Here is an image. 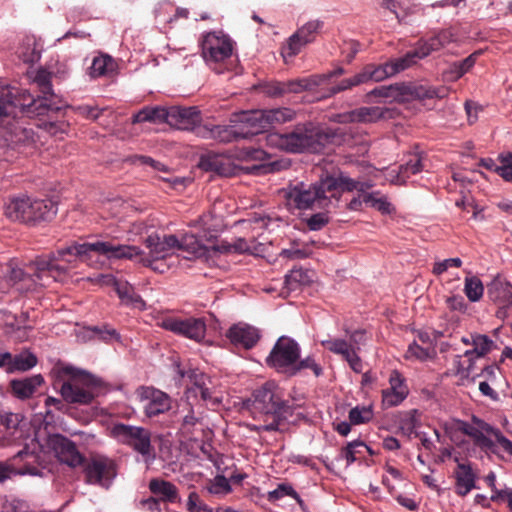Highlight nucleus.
<instances>
[{"instance_id": "35", "label": "nucleus", "mask_w": 512, "mask_h": 512, "mask_svg": "<svg viewBox=\"0 0 512 512\" xmlns=\"http://www.w3.org/2000/svg\"><path fill=\"white\" fill-rule=\"evenodd\" d=\"M115 291L125 304L132 305L133 307L140 310L145 309V301L139 294L135 292L133 286L127 281H121V283H117Z\"/></svg>"}, {"instance_id": "57", "label": "nucleus", "mask_w": 512, "mask_h": 512, "mask_svg": "<svg viewBox=\"0 0 512 512\" xmlns=\"http://www.w3.org/2000/svg\"><path fill=\"white\" fill-rule=\"evenodd\" d=\"M417 48L419 50L420 56L425 58L431 52L438 51L443 48V46L438 39V35L436 34L427 41H419Z\"/></svg>"}, {"instance_id": "27", "label": "nucleus", "mask_w": 512, "mask_h": 512, "mask_svg": "<svg viewBox=\"0 0 512 512\" xmlns=\"http://www.w3.org/2000/svg\"><path fill=\"white\" fill-rule=\"evenodd\" d=\"M471 345L473 346V349L464 352V357L469 361V364L466 368L468 373L472 372L473 370L472 361L475 358L484 357L495 346L494 341L487 335L483 334H471Z\"/></svg>"}, {"instance_id": "34", "label": "nucleus", "mask_w": 512, "mask_h": 512, "mask_svg": "<svg viewBox=\"0 0 512 512\" xmlns=\"http://www.w3.org/2000/svg\"><path fill=\"white\" fill-rule=\"evenodd\" d=\"M406 92V85L404 84H391L388 86H379L367 93L368 98L379 97L388 99L390 101H404Z\"/></svg>"}, {"instance_id": "4", "label": "nucleus", "mask_w": 512, "mask_h": 512, "mask_svg": "<svg viewBox=\"0 0 512 512\" xmlns=\"http://www.w3.org/2000/svg\"><path fill=\"white\" fill-rule=\"evenodd\" d=\"M271 146L291 153H320L332 141L333 134L316 128L311 123L298 124L287 133H269L264 136Z\"/></svg>"}, {"instance_id": "47", "label": "nucleus", "mask_w": 512, "mask_h": 512, "mask_svg": "<svg viewBox=\"0 0 512 512\" xmlns=\"http://www.w3.org/2000/svg\"><path fill=\"white\" fill-rule=\"evenodd\" d=\"M364 448H367V445L360 440L349 442L342 448L341 456L345 458L347 465H350L363 456Z\"/></svg>"}, {"instance_id": "15", "label": "nucleus", "mask_w": 512, "mask_h": 512, "mask_svg": "<svg viewBox=\"0 0 512 512\" xmlns=\"http://www.w3.org/2000/svg\"><path fill=\"white\" fill-rule=\"evenodd\" d=\"M456 428L458 431L472 438L474 444L482 450L493 453L496 451V445L489 437L491 436L494 427L480 418L472 416L471 422L458 420L456 422Z\"/></svg>"}, {"instance_id": "56", "label": "nucleus", "mask_w": 512, "mask_h": 512, "mask_svg": "<svg viewBox=\"0 0 512 512\" xmlns=\"http://www.w3.org/2000/svg\"><path fill=\"white\" fill-rule=\"evenodd\" d=\"M131 160L134 165L149 166L155 171L168 172L169 170L166 165L149 156L135 155Z\"/></svg>"}, {"instance_id": "46", "label": "nucleus", "mask_w": 512, "mask_h": 512, "mask_svg": "<svg viewBox=\"0 0 512 512\" xmlns=\"http://www.w3.org/2000/svg\"><path fill=\"white\" fill-rule=\"evenodd\" d=\"M464 293L471 302L479 301L484 293L482 281L477 276L465 278Z\"/></svg>"}, {"instance_id": "58", "label": "nucleus", "mask_w": 512, "mask_h": 512, "mask_svg": "<svg viewBox=\"0 0 512 512\" xmlns=\"http://www.w3.org/2000/svg\"><path fill=\"white\" fill-rule=\"evenodd\" d=\"M501 165L495 168V172L505 181L512 182V153L501 156Z\"/></svg>"}, {"instance_id": "45", "label": "nucleus", "mask_w": 512, "mask_h": 512, "mask_svg": "<svg viewBox=\"0 0 512 512\" xmlns=\"http://www.w3.org/2000/svg\"><path fill=\"white\" fill-rule=\"evenodd\" d=\"M26 204L23 197L13 198L4 208V214L12 221L24 223Z\"/></svg>"}, {"instance_id": "11", "label": "nucleus", "mask_w": 512, "mask_h": 512, "mask_svg": "<svg viewBox=\"0 0 512 512\" xmlns=\"http://www.w3.org/2000/svg\"><path fill=\"white\" fill-rule=\"evenodd\" d=\"M86 482L109 488L117 476L116 462L104 455H93L84 467Z\"/></svg>"}, {"instance_id": "9", "label": "nucleus", "mask_w": 512, "mask_h": 512, "mask_svg": "<svg viewBox=\"0 0 512 512\" xmlns=\"http://www.w3.org/2000/svg\"><path fill=\"white\" fill-rule=\"evenodd\" d=\"M240 113L234 114L229 125L203 124L196 130V135L203 139H212L221 143L237 142L240 139L255 137L254 131L246 123L236 121Z\"/></svg>"}, {"instance_id": "22", "label": "nucleus", "mask_w": 512, "mask_h": 512, "mask_svg": "<svg viewBox=\"0 0 512 512\" xmlns=\"http://www.w3.org/2000/svg\"><path fill=\"white\" fill-rule=\"evenodd\" d=\"M141 396L146 401L144 411L148 417H155L171 408V398L164 392L147 387L142 388Z\"/></svg>"}, {"instance_id": "61", "label": "nucleus", "mask_w": 512, "mask_h": 512, "mask_svg": "<svg viewBox=\"0 0 512 512\" xmlns=\"http://www.w3.org/2000/svg\"><path fill=\"white\" fill-rule=\"evenodd\" d=\"M462 265V260L460 258H449L440 262H436L433 266L432 272L435 275H440L447 271L450 267L459 268Z\"/></svg>"}, {"instance_id": "62", "label": "nucleus", "mask_w": 512, "mask_h": 512, "mask_svg": "<svg viewBox=\"0 0 512 512\" xmlns=\"http://www.w3.org/2000/svg\"><path fill=\"white\" fill-rule=\"evenodd\" d=\"M20 421L21 417L19 414L11 412L0 414V423L5 427L7 431L16 430L20 424Z\"/></svg>"}, {"instance_id": "60", "label": "nucleus", "mask_w": 512, "mask_h": 512, "mask_svg": "<svg viewBox=\"0 0 512 512\" xmlns=\"http://www.w3.org/2000/svg\"><path fill=\"white\" fill-rule=\"evenodd\" d=\"M187 510L189 512H210L211 509L204 504L196 492H191L188 496Z\"/></svg>"}, {"instance_id": "44", "label": "nucleus", "mask_w": 512, "mask_h": 512, "mask_svg": "<svg viewBox=\"0 0 512 512\" xmlns=\"http://www.w3.org/2000/svg\"><path fill=\"white\" fill-rule=\"evenodd\" d=\"M37 364V358L34 354L24 351L15 356L12 355V364L9 367V373L15 371H28Z\"/></svg>"}, {"instance_id": "43", "label": "nucleus", "mask_w": 512, "mask_h": 512, "mask_svg": "<svg viewBox=\"0 0 512 512\" xmlns=\"http://www.w3.org/2000/svg\"><path fill=\"white\" fill-rule=\"evenodd\" d=\"M419 59H423V57L420 56L419 50L416 47L414 50L407 52L404 56L390 60L389 63L392 66L390 73H394L395 75L404 71L414 65Z\"/></svg>"}, {"instance_id": "51", "label": "nucleus", "mask_w": 512, "mask_h": 512, "mask_svg": "<svg viewBox=\"0 0 512 512\" xmlns=\"http://www.w3.org/2000/svg\"><path fill=\"white\" fill-rule=\"evenodd\" d=\"M349 421L353 425L368 423L373 418L371 406H356L349 411Z\"/></svg>"}, {"instance_id": "21", "label": "nucleus", "mask_w": 512, "mask_h": 512, "mask_svg": "<svg viewBox=\"0 0 512 512\" xmlns=\"http://www.w3.org/2000/svg\"><path fill=\"white\" fill-rule=\"evenodd\" d=\"M323 27V22L320 20H312L304 24L300 27L297 32H295L289 38L288 44V55L295 56L297 55L301 48L311 42H313L316 38V34Z\"/></svg>"}, {"instance_id": "19", "label": "nucleus", "mask_w": 512, "mask_h": 512, "mask_svg": "<svg viewBox=\"0 0 512 512\" xmlns=\"http://www.w3.org/2000/svg\"><path fill=\"white\" fill-rule=\"evenodd\" d=\"M321 345L330 352L342 356L355 373L362 372L363 363L358 355L359 347H356L355 345L348 343L347 340L341 338H328L322 340Z\"/></svg>"}, {"instance_id": "2", "label": "nucleus", "mask_w": 512, "mask_h": 512, "mask_svg": "<svg viewBox=\"0 0 512 512\" xmlns=\"http://www.w3.org/2000/svg\"><path fill=\"white\" fill-rule=\"evenodd\" d=\"M372 186L371 182L355 180L340 173L337 176L327 175L312 184H290L282 189V194L285 206L291 212L306 209L328 210L337 206L342 193L364 191Z\"/></svg>"}, {"instance_id": "54", "label": "nucleus", "mask_w": 512, "mask_h": 512, "mask_svg": "<svg viewBox=\"0 0 512 512\" xmlns=\"http://www.w3.org/2000/svg\"><path fill=\"white\" fill-rule=\"evenodd\" d=\"M330 210L331 209L324 210V212L313 214L312 216L307 218L306 225L309 228V230L319 231L322 228H324L330 221V217L328 216Z\"/></svg>"}, {"instance_id": "13", "label": "nucleus", "mask_w": 512, "mask_h": 512, "mask_svg": "<svg viewBox=\"0 0 512 512\" xmlns=\"http://www.w3.org/2000/svg\"><path fill=\"white\" fill-rule=\"evenodd\" d=\"M145 244L149 249L150 258L141 257L140 262L153 270L163 272L157 263L171 255L178 244V238L175 235H165L161 238L158 234H151L146 238Z\"/></svg>"}, {"instance_id": "36", "label": "nucleus", "mask_w": 512, "mask_h": 512, "mask_svg": "<svg viewBox=\"0 0 512 512\" xmlns=\"http://www.w3.org/2000/svg\"><path fill=\"white\" fill-rule=\"evenodd\" d=\"M313 272L303 268H295L285 276V288L288 292L295 291L301 286L309 285L312 282Z\"/></svg>"}, {"instance_id": "28", "label": "nucleus", "mask_w": 512, "mask_h": 512, "mask_svg": "<svg viewBox=\"0 0 512 512\" xmlns=\"http://www.w3.org/2000/svg\"><path fill=\"white\" fill-rule=\"evenodd\" d=\"M455 493L458 496H466L472 489L476 488V475L470 464L458 463L455 471Z\"/></svg>"}, {"instance_id": "32", "label": "nucleus", "mask_w": 512, "mask_h": 512, "mask_svg": "<svg viewBox=\"0 0 512 512\" xmlns=\"http://www.w3.org/2000/svg\"><path fill=\"white\" fill-rule=\"evenodd\" d=\"M149 489L163 502L175 503L179 500L177 487L169 481L154 478L149 482Z\"/></svg>"}, {"instance_id": "25", "label": "nucleus", "mask_w": 512, "mask_h": 512, "mask_svg": "<svg viewBox=\"0 0 512 512\" xmlns=\"http://www.w3.org/2000/svg\"><path fill=\"white\" fill-rule=\"evenodd\" d=\"M487 296L500 306H512V284L499 276L495 277L487 284Z\"/></svg>"}, {"instance_id": "38", "label": "nucleus", "mask_w": 512, "mask_h": 512, "mask_svg": "<svg viewBox=\"0 0 512 512\" xmlns=\"http://www.w3.org/2000/svg\"><path fill=\"white\" fill-rule=\"evenodd\" d=\"M116 62L109 55H100L95 57L90 67L92 77L112 75L116 70Z\"/></svg>"}, {"instance_id": "20", "label": "nucleus", "mask_w": 512, "mask_h": 512, "mask_svg": "<svg viewBox=\"0 0 512 512\" xmlns=\"http://www.w3.org/2000/svg\"><path fill=\"white\" fill-rule=\"evenodd\" d=\"M225 335L236 348L245 350L252 349L260 339L257 328L242 322L232 325Z\"/></svg>"}, {"instance_id": "3", "label": "nucleus", "mask_w": 512, "mask_h": 512, "mask_svg": "<svg viewBox=\"0 0 512 512\" xmlns=\"http://www.w3.org/2000/svg\"><path fill=\"white\" fill-rule=\"evenodd\" d=\"M247 407L257 424H248L250 431H283L287 417L292 414L288 401L283 399L282 390L273 381H267L256 388L247 400Z\"/></svg>"}, {"instance_id": "29", "label": "nucleus", "mask_w": 512, "mask_h": 512, "mask_svg": "<svg viewBox=\"0 0 512 512\" xmlns=\"http://www.w3.org/2000/svg\"><path fill=\"white\" fill-rule=\"evenodd\" d=\"M44 382L42 375L37 374L23 379H14L10 382V388L14 396L19 399H28Z\"/></svg>"}, {"instance_id": "30", "label": "nucleus", "mask_w": 512, "mask_h": 512, "mask_svg": "<svg viewBox=\"0 0 512 512\" xmlns=\"http://www.w3.org/2000/svg\"><path fill=\"white\" fill-rule=\"evenodd\" d=\"M26 104L9 87H0V117L17 116V110L23 112Z\"/></svg>"}, {"instance_id": "17", "label": "nucleus", "mask_w": 512, "mask_h": 512, "mask_svg": "<svg viewBox=\"0 0 512 512\" xmlns=\"http://www.w3.org/2000/svg\"><path fill=\"white\" fill-rule=\"evenodd\" d=\"M201 112L196 106H170L168 125L179 130L194 131L201 124Z\"/></svg>"}, {"instance_id": "5", "label": "nucleus", "mask_w": 512, "mask_h": 512, "mask_svg": "<svg viewBox=\"0 0 512 512\" xmlns=\"http://www.w3.org/2000/svg\"><path fill=\"white\" fill-rule=\"evenodd\" d=\"M54 386L59 387L63 399L69 403L89 404L94 399L97 379L72 366L57 364L52 369Z\"/></svg>"}, {"instance_id": "18", "label": "nucleus", "mask_w": 512, "mask_h": 512, "mask_svg": "<svg viewBox=\"0 0 512 512\" xmlns=\"http://www.w3.org/2000/svg\"><path fill=\"white\" fill-rule=\"evenodd\" d=\"M26 204L24 223L35 225L42 221H50L57 213V205L50 199H31L23 197Z\"/></svg>"}, {"instance_id": "39", "label": "nucleus", "mask_w": 512, "mask_h": 512, "mask_svg": "<svg viewBox=\"0 0 512 512\" xmlns=\"http://www.w3.org/2000/svg\"><path fill=\"white\" fill-rule=\"evenodd\" d=\"M406 96H410L413 99H417V100L442 98V97H444V89L443 88H434V87L424 86V85H414V86L406 85L405 97Z\"/></svg>"}, {"instance_id": "7", "label": "nucleus", "mask_w": 512, "mask_h": 512, "mask_svg": "<svg viewBox=\"0 0 512 512\" xmlns=\"http://www.w3.org/2000/svg\"><path fill=\"white\" fill-rule=\"evenodd\" d=\"M295 112L290 108H274L269 110L241 111L236 121L246 123L252 128L257 142L265 141V131L273 124H283L295 118Z\"/></svg>"}, {"instance_id": "26", "label": "nucleus", "mask_w": 512, "mask_h": 512, "mask_svg": "<svg viewBox=\"0 0 512 512\" xmlns=\"http://www.w3.org/2000/svg\"><path fill=\"white\" fill-rule=\"evenodd\" d=\"M309 88L306 79L287 82L271 81L263 86V92L270 97H280L287 93H299Z\"/></svg>"}, {"instance_id": "53", "label": "nucleus", "mask_w": 512, "mask_h": 512, "mask_svg": "<svg viewBox=\"0 0 512 512\" xmlns=\"http://www.w3.org/2000/svg\"><path fill=\"white\" fill-rule=\"evenodd\" d=\"M433 353V349L421 347L416 342H413L408 346V349L405 353V358L424 361L431 358Z\"/></svg>"}, {"instance_id": "50", "label": "nucleus", "mask_w": 512, "mask_h": 512, "mask_svg": "<svg viewBox=\"0 0 512 512\" xmlns=\"http://www.w3.org/2000/svg\"><path fill=\"white\" fill-rule=\"evenodd\" d=\"M480 55V52H474L470 54L468 57L463 59L462 61L454 62L451 66V73L453 74V79L457 80L461 78L464 74H466L470 69L475 65L477 57Z\"/></svg>"}, {"instance_id": "10", "label": "nucleus", "mask_w": 512, "mask_h": 512, "mask_svg": "<svg viewBox=\"0 0 512 512\" xmlns=\"http://www.w3.org/2000/svg\"><path fill=\"white\" fill-rule=\"evenodd\" d=\"M300 358L299 344L286 336L280 337L266 358V364L280 373L290 376L295 362Z\"/></svg>"}, {"instance_id": "40", "label": "nucleus", "mask_w": 512, "mask_h": 512, "mask_svg": "<svg viewBox=\"0 0 512 512\" xmlns=\"http://www.w3.org/2000/svg\"><path fill=\"white\" fill-rule=\"evenodd\" d=\"M176 248L195 258L203 257L206 254V247L192 234H186L180 240L178 239Z\"/></svg>"}, {"instance_id": "33", "label": "nucleus", "mask_w": 512, "mask_h": 512, "mask_svg": "<svg viewBox=\"0 0 512 512\" xmlns=\"http://www.w3.org/2000/svg\"><path fill=\"white\" fill-rule=\"evenodd\" d=\"M423 168V158L421 155L411 154L406 162L399 166V171L392 179V183L403 185L410 176L421 172Z\"/></svg>"}, {"instance_id": "64", "label": "nucleus", "mask_w": 512, "mask_h": 512, "mask_svg": "<svg viewBox=\"0 0 512 512\" xmlns=\"http://www.w3.org/2000/svg\"><path fill=\"white\" fill-rule=\"evenodd\" d=\"M491 436L495 438L494 443L498 444L503 451L512 456V442L506 438L498 429L493 428Z\"/></svg>"}, {"instance_id": "42", "label": "nucleus", "mask_w": 512, "mask_h": 512, "mask_svg": "<svg viewBox=\"0 0 512 512\" xmlns=\"http://www.w3.org/2000/svg\"><path fill=\"white\" fill-rule=\"evenodd\" d=\"M383 117V111L380 107H361L349 113L348 118L351 122H375Z\"/></svg>"}, {"instance_id": "55", "label": "nucleus", "mask_w": 512, "mask_h": 512, "mask_svg": "<svg viewBox=\"0 0 512 512\" xmlns=\"http://www.w3.org/2000/svg\"><path fill=\"white\" fill-rule=\"evenodd\" d=\"M207 490L211 494H227L231 491V486L225 476L217 475L214 480L207 485Z\"/></svg>"}, {"instance_id": "59", "label": "nucleus", "mask_w": 512, "mask_h": 512, "mask_svg": "<svg viewBox=\"0 0 512 512\" xmlns=\"http://www.w3.org/2000/svg\"><path fill=\"white\" fill-rule=\"evenodd\" d=\"M363 83L360 72L354 75L351 78L342 80L338 85L331 88L333 94L342 92L347 89H351L352 87L359 86Z\"/></svg>"}, {"instance_id": "24", "label": "nucleus", "mask_w": 512, "mask_h": 512, "mask_svg": "<svg viewBox=\"0 0 512 512\" xmlns=\"http://www.w3.org/2000/svg\"><path fill=\"white\" fill-rule=\"evenodd\" d=\"M51 78L52 74L50 72L41 69L37 71L34 82L37 84L42 95L40 106H44L47 110L55 111L59 109V106H57L59 98L53 92Z\"/></svg>"}, {"instance_id": "52", "label": "nucleus", "mask_w": 512, "mask_h": 512, "mask_svg": "<svg viewBox=\"0 0 512 512\" xmlns=\"http://www.w3.org/2000/svg\"><path fill=\"white\" fill-rule=\"evenodd\" d=\"M311 369L316 377H319L323 370L320 364H318L313 356H308L302 360H297L294 367L292 368L290 376H295L301 370Z\"/></svg>"}, {"instance_id": "16", "label": "nucleus", "mask_w": 512, "mask_h": 512, "mask_svg": "<svg viewBox=\"0 0 512 512\" xmlns=\"http://www.w3.org/2000/svg\"><path fill=\"white\" fill-rule=\"evenodd\" d=\"M48 446L56 457L70 467L84 464L85 457L78 451L75 443L61 434H53L48 438Z\"/></svg>"}, {"instance_id": "12", "label": "nucleus", "mask_w": 512, "mask_h": 512, "mask_svg": "<svg viewBox=\"0 0 512 512\" xmlns=\"http://www.w3.org/2000/svg\"><path fill=\"white\" fill-rule=\"evenodd\" d=\"M159 326L195 342H201L206 335V322L204 318L167 316L161 319Z\"/></svg>"}, {"instance_id": "1", "label": "nucleus", "mask_w": 512, "mask_h": 512, "mask_svg": "<svg viewBox=\"0 0 512 512\" xmlns=\"http://www.w3.org/2000/svg\"><path fill=\"white\" fill-rule=\"evenodd\" d=\"M141 254L142 251L138 247L120 244L114 240L96 241L93 243L74 242L48 256L36 258L30 267L33 274L29 275V277L34 283L46 286L49 284L50 279L61 281L77 259L90 266H94L100 262V257L132 260L140 257Z\"/></svg>"}, {"instance_id": "6", "label": "nucleus", "mask_w": 512, "mask_h": 512, "mask_svg": "<svg viewBox=\"0 0 512 512\" xmlns=\"http://www.w3.org/2000/svg\"><path fill=\"white\" fill-rule=\"evenodd\" d=\"M110 436L118 443L128 446L141 455L145 463H151L155 460V448L151 442L152 434L147 428L116 423L110 428Z\"/></svg>"}, {"instance_id": "23", "label": "nucleus", "mask_w": 512, "mask_h": 512, "mask_svg": "<svg viewBox=\"0 0 512 512\" xmlns=\"http://www.w3.org/2000/svg\"><path fill=\"white\" fill-rule=\"evenodd\" d=\"M390 387L382 391V401L386 407L399 405L408 395V387L405 380L397 370H393L389 376Z\"/></svg>"}, {"instance_id": "63", "label": "nucleus", "mask_w": 512, "mask_h": 512, "mask_svg": "<svg viewBox=\"0 0 512 512\" xmlns=\"http://www.w3.org/2000/svg\"><path fill=\"white\" fill-rule=\"evenodd\" d=\"M512 499V488L504 487L502 489L497 488L492 492L490 500L496 503H510Z\"/></svg>"}, {"instance_id": "41", "label": "nucleus", "mask_w": 512, "mask_h": 512, "mask_svg": "<svg viewBox=\"0 0 512 512\" xmlns=\"http://www.w3.org/2000/svg\"><path fill=\"white\" fill-rule=\"evenodd\" d=\"M2 275L4 277L5 282L0 287L2 291H5L9 287L17 284L18 282L25 280L27 276L21 268L17 267L12 262L1 267L0 277Z\"/></svg>"}, {"instance_id": "14", "label": "nucleus", "mask_w": 512, "mask_h": 512, "mask_svg": "<svg viewBox=\"0 0 512 512\" xmlns=\"http://www.w3.org/2000/svg\"><path fill=\"white\" fill-rule=\"evenodd\" d=\"M37 455L27 447L20 450L6 463H0V482L10 478L12 474L37 475Z\"/></svg>"}, {"instance_id": "37", "label": "nucleus", "mask_w": 512, "mask_h": 512, "mask_svg": "<svg viewBox=\"0 0 512 512\" xmlns=\"http://www.w3.org/2000/svg\"><path fill=\"white\" fill-rule=\"evenodd\" d=\"M392 66L389 61L383 65H366L363 70L360 72L363 83H367L368 81L379 82L384 80L387 77L393 76L394 73H390Z\"/></svg>"}, {"instance_id": "48", "label": "nucleus", "mask_w": 512, "mask_h": 512, "mask_svg": "<svg viewBox=\"0 0 512 512\" xmlns=\"http://www.w3.org/2000/svg\"><path fill=\"white\" fill-rule=\"evenodd\" d=\"M198 166L204 171H213L221 175L225 173L223 158L216 154L202 155Z\"/></svg>"}, {"instance_id": "31", "label": "nucleus", "mask_w": 512, "mask_h": 512, "mask_svg": "<svg viewBox=\"0 0 512 512\" xmlns=\"http://www.w3.org/2000/svg\"><path fill=\"white\" fill-rule=\"evenodd\" d=\"M170 106H146L133 115L132 123H167Z\"/></svg>"}, {"instance_id": "49", "label": "nucleus", "mask_w": 512, "mask_h": 512, "mask_svg": "<svg viewBox=\"0 0 512 512\" xmlns=\"http://www.w3.org/2000/svg\"><path fill=\"white\" fill-rule=\"evenodd\" d=\"M284 496L292 497L300 506H302L304 503L299 494L293 489V487L286 483H281L277 486L276 489L268 492L267 499L270 502H275Z\"/></svg>"}, {"instance_id": "8", "label": "nucleus", "mask_w": 512, "mask_h": 512, "mask_svg": "<svg viewBox=\"0 0 512 512\" xmlns=\"http://www.w3.org/2000/svg\"><path fill=\"white\" fill-rule=\"evenodd\" d=\"M202 56L206 63L217 73H222V66L231 58L233 41L221 32H209L201 42Z\"/></svg>"}]
</instances>
